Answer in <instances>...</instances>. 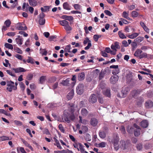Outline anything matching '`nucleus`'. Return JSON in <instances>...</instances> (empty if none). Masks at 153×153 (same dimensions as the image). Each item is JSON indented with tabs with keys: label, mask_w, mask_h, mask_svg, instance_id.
<instances>
[{
	"label": "nucleus",
	"mask_w": 153,
	"mask_h": 153,
	"mask_svg": "<svg viewBox=\"0 0 153 153\" xmlns=\"http://www.w3.org/2000/svg\"><path fill=\"white\" fill-rule=\"evenodd\" d=\"M119 36L120 38L122 39H126V36L125 34L120 31H119L118 33Z\"/></svg>",
	"instance_id": "35"
},
{
	"label": "nucleus",
	"mask_w": 153,
	"mask_h": 153,
	"mask_svg": "<svg viewBox=\"0 0 153 153\" xmlns=\"http://www.w3.org/2000/svg\"><path fill=\"white\" fill-rule=\"evenodd\" d=\"M16 42L17 44L19 45H21L23 43V39H18L16 38L15 39Z\"/></svg>",
	"instance_id": "29"
},
{
	"label": "nucleus",
	"mask_w": 153,
	"mask_h": 153,
	"mask_svg": "<svg viewBox=\"0 0 153 153\" xmlns=\"http://www.w3.org/2000/svg\"><path fill=\"white\" fill-rule=\"evenodd\" d=\"M21 140L23 143L25 145V146L29 148L32 151L33 150V148L32 147L27 143V142L25 141V140L23 139H21Z\"/></svg>",
	"instance_id": "16"
},
{
	"label": "nucleus",
	"mask_w": 153,
	"mask_h": 153,
	"mask_svg": "<svg viewBox=\"0 0 153 153\" xmlns=\"http://www.w3.org/2000/svg\"><path fill=\"white\" fill-rule=\"evenodd\" d=\"M11 23V21L9 19L6 20L4 22V24L6 25L7 27H8L10 26Z\"/></svg>",
	"instance_id": "41"
},
{
	"label": "nucleus",
	"mask_w": 153,
	"mask_h": 153,
	"mask_svg": "<svg viewBox=\"0 0 153 153\" xmlns=\"http://www.w3.org/2000/svg\"><path fill=\"white\" fill-rule=\"evenodd\" d=\"M15 57L19 60H22V56L20 54H17Z\"/></svg>",
	"instance_id": "57"
},
{
	"label": "nucleus",
	"mask_w": 153,
	"mask_h": 153,
	"mask_svg": "<svg viewBox=\"0 0 153 153\" xmlns=\"http://www.w3.org/2000/svg\"><path fill=\"white\" fill-rule=\"evenodd\" d=\"M61 84L64 86L67 85V79H66L65 80H62L61 82Z\"/></svg>",
	"instance_id": "63"
},
{
	"label": "nucleus",
	"mask_w": 153,
	"mask_h": 153,
	"mask_svg": "<svg viewBox=\"0 0 153 153\" xmlns=\"http://www.w3.org/2000/svg\"><path fill=\"white\" fill-rule=\"evenodd\" d=\"M122 15L123 17L126 19L129 16L128 12L127 13L126 11H124Z\"/></svg>",
	"instance_id": "45"
},
{
	"label": "nucleus",
	"mask_w": 153,
	"mask_h": 153,
	"mask_svg": "<svg viewBox=\"0 0 153 153\" xmlns=\"http://www.w3.org/2000/svg\"><path fill=\"white\" fill-rule=\"evenodd\" d=\"M148 125L147 121L146 120L142 121L140 123L141 126L144 128H146Z\"/></svg>",
	"instance_id": "21"
},
{
	"label": "nucleus",
	"mask_w": 153,
	"mask_h": 153,
	"mask_svg": "<svg viewBox=\"0 0 153 153\" xmlns=\"http://www.w3.org/2000/svg\"><path fill=\"white\" fill-rule=\"evenodd\" d=\"M120 130L122 132V133L124 134L126 133V131L125 129L123 126H121L120 128Z\"/></svg>",
	"instance_id": "55"
},
{
	"label": "nucleus",
	"mask_w": 153,
	"mask_h": 153,
	"mask_svg": "<svg viewBox=\"0 0 153 153\" xmlns=\"http://www.w3.org/2000/svg\"><path fill=\"white\" fill-rule=\"evenodd\" d=\"M59 129V130L62 132H64L65 130L64 128L62 126V124H59L58 126Z\"/></svg>",
	"instance_id": "49"
},
{
	"label": "nucleus",
	"mask_w": 153,
	"mask_h": 153,
	"mask_svg": "<svg viewBox=\"0 0 153 153\" xmlns=\"http://www.w3.org/2000/svg\"><path fill=\"white\" fill-rule=\"evenodd\" d=\"M85 75L84 72L79 74L78 76V79L79 81H82L85 79Z\"/></svg>",
	"instance_id": "19"
},
{
	"label": "nucleus",
	"mask_w": 153,
	"mask_h": 153,
	"mask_svg": "<svg viewBox=\"0 0 153 153\" xmlns=\"http://www.w3.org/2000/svg\"><path fill=\"white\" fill-rule=\"evenodd\" d=\"M33 59L30 57L28 56V59L27 60V61L28 63H30L31 64L34 63Z\"/></svg>",
	"instance_id": "44"
},
{
	"label": "nucleus",
	"mask_w": 153,
	"mask_h": 153,
	"mask_svg": "<svg viewBox=\"0 0 153 153\" xmlns=\"http://www.w3.org/2000/svg\"><path fill=\"white\" fill-rule=\"evenodd\" d=\"M139 15L138 12L135 11H133L131 13V16L133 18H135L137 17Z\"/></svg>",
	"instance_id": "30"
},
{
	"label": "nucleus",
	"mask_w": 153,
	"mask_h": 153,
	"mask_svg": "<svg viewBox=\"0 0 153 153\" xmlns=\"http://www.w3.org/2000/svg\"><path fill=\"white\" fill-rule=\"evenodd\" d=\"M142 145L141 144H137L136 146V148L138 150H140L142 149Z\"/></svg>",
	"instance_id": "61"
},
{
	"label": "nucleus",
	"mask_w": 153,
	"mask_h": 153,
	"mask_svg": "<svg viewBox=\"0 0 153 153\" xmlns=\"http://www.w3.org/2000/svg\"><path fill=\"white\" fill-rule=\"evenodd\" d=\"M118 77L117 76H112L110 78V80L111 83L115 84L118 81Z\"/></svg>",
	"instance_id": "9"
},
{
	"label": "nucleus",
	"mask_w": 153,
	"mask_h": 153,
	"mask_svg": "<svg viewBox=\"0 0 153 153\" xmlns=\"http://www.w3.org/2000/svg\"><path fill=\"white\" fill-rule=\"evenodd\" d=\"M4 46L6 48L12 50L13 49V45L8 43H5L4 44Z\"/></svg>",
	"instance_id": "34"
},
{
	"label": "nucleus",
	"mask_w": 153,
	"mask_h": 153,
	"mask_svg": "<svg viewBox=\"0 0 153 153\" xmlns=\"http://www.w3.org/2000/svg\"><path fill=\"white\" fill-rule=\"evenodd\" d=\"M46 78V76H42L39 78V83L43 84L45 82Z\"/></svg>",
	"instance_id": "26"
},
{
	"label": "nucleus",
	"mask_w": 153,
	"mask_h": 153,
	"mask_svg": "<svg viewBox=\"0 0 153 153\" xmlns=\"http://www.w3.org/2000/svg\"><path fill=\"white\" fill-rule=\"evenodd\" d=\"M79 146V151H80L81 153H82L84 151L85 149L84 148V146L82 145L81 143L78 144Z\"/></svg>",
	"instance_id": "37"
},
{
	"label": "nucleus",
	"mask_w": 153,
	"mask_h": 153,
	"mask_svg": "<svg viewBox=\"0 0 153 153\" xmlns=\"http://www.w3.org/2000/svg\"><path fill=\"white\" fill-rule=\"evenodd\" d=\"M13 70L15 71V72L16 73L21 72H25L26 71V70L24 68L21 67L13 68Z\"/></svg>",
	"instance_id": "10"
},
{
	"label": "nucleus",
	"mask_w": 153,
	"mask_h": 153,
	"mask_svg": "<svg viewBox=\"0 0 153 153\" xmlns=\"http://www.w3.org/2000/svg\"><path fill=\"white\" fill-rule=\"evenodd\" d=\"M100 71L98 69H96L94 70L93 71V75L94 77H95L97 76L98 75Z\"/></svg>",
	"instance_id": "33"
},
{
	"label": "nucleus",
	"mask_w": 153,
	"mask_h": 153,
	"mask_svg": "<svg viewBox=\"0 0 153 153\" xmlns=\"http://www.w3.org/2000/svg\"><path fill=\"white\" fill-rule=\"evenodd\" d=\"M73 88L71 87L70 89V91L69 92L68 95V100H70L72 99L74 96V90L72 89Z\"/></svg>",
	"instance_id": "12"
},
{
	"label": "nucleus",
	"mask_w": 153,
	"mask_h": 153,
	"mask_svg": "<svg viewBox=\"0 0 153 153\" xmlns=\"http://www.w3.org/2000/svg\"><path fill=\"white\" fill-rule=\"evenodd\" d=\"M153 102L150 100L147 101L145 103V106L146 108H149L152 107Z\"/></svg>",
	"instance_id": "18"
},
{
	"label": "nucleus",
	"mask_w": 153,
	"mask_h": 153,
	"mask_svg": "<svg viewBox=\"0 0 153 153\" xmlns=\"http://www.w3.org/2000/svg\"><path fill=\"white\" fill-rule=\"evenodd\" d=\"M59 22L61 25L64 26L65 29L67 30V21L66 20L59 21Z\"/></svg>",
	"instance_id": "13"
},
{
	"label": "nucleus",
	"mask_w": 153,
	"mask_h": 153,
	"mask_svg": "<svg viewBox=\"0 0 153 153\" xmlns=\"http://www.w3.org/2000/svg\"><path fill=\"white\" fill-rule=\"evenodd\" d=\"M28 2L30 6L34 7L37 5V1L36 0H28Z\"/></svg>",
	"instance_id": "24"
},
{
	"label": "nucleus",
	"mask_w": 153,
	"mask_h": 153,
	"mask_svg": "<svg viewBox=\"0 0 153 153\" xmlns=\"http://www.w3.org/2000/svg\"><path fill=\"white\" fill-rule=\"evenodd\" d=\"M139 34L136 33H133L131 35H128L127 36L129 38L131 39H133L137 37Z\"/></svg>",
	"instance_id": "20"
},
{
	"label": "nucleus",
	"mask_w": 153,
	"mask_h": 153,
	"mask_svg": "<svg viewBox=\"0 0 153 153\" xmlns=\"http://www.w3.org/2000/svg\"><path fill=\"white\" fill-rule=\"evenodd\" d=\"M106 143L104 142H102L97 145V146L103 148L105 146Z\"/></svg>",
	"instance_id": "32"
},
{
	"label": "nucleus",
	"mask_w": 153,
	"mask_h": 153,
	"mask_svg": "<svg viewBox=\"0 0 153 153\" xmlns=\"http://www.w3.org/2000/svg\"><path fill=\"white\" fill-rule=\"evenodd\" d=\"M106 71H102L100 72H99V79L101 80L102 79L106 74Z\"/></svg>",
	"instance_id": "22"
},
{
	"label": "nucleus",
	"mask_w": 153,
	"mask_h": 153,
	"mask_svg": "<svg viewBox=\"0 0 153 153\" xmlns=\"http://www.w3.org/2000/svg\"><path fill=\"white\" fill-rule=\"evenodd\" d=\"M147 57V54L145 53H143L141 54L139 58L140 59H142L143 58H146Z\"/></svg>",
	"instance_id": "48"
},
{
	"label": "nucleus",
	"mask_w": 153,
	"mask_h": 153,
	"mask_svg": "<svg viewBox=\"0 0 153 153\" xmlns=\"http://www.w3.org/2000/svg\"><path fill=\"white\" fill-rule=\"evenodd\" d=\"M90 123L92 126H95L98 123V121L95 118H92L90 121Z\"/></svg>",
	"instance_id": "15"
},
{
	"label": "nucleus",
	"mask_w": 153,
	"mask_h": 153,
	"mask_svg": "<svg viewBox=\"0 0 153 153\" xmlns=\"http://www.w3.org/2000/svg\"><path fill=\"white\" fill-rule=\"evenodd\" d=\"M119 72V70L118 68L114 69L112 71V73L114 75H116Z\"/></svg>",
	"instance_id": "43"
},
{
	"label": "nucleus",
	"mask_w": 153,
	"mask_h": 153,
	"mask_svg": "<svg viewBox=\"0 0 153 153\" xmlns=\"http://www.w3.org/2000/svg\"><path fill=\"white\" fill-rule=\"evenodd\" d=\"M6 72H7V73L9 74L10 75H11L12 76H15V74H13L12 72L10 70H7L6 71Z\"/></svg>",
	"instance_id": "54"
},
{
	"label": "nucleus",
	"mask_w": 153,
	"mask_h": 153,
	"mask_svg": "<svg viewBox=\"0 0 153 153\" xmlns=\"http://www.w3.org/2000/svg\"><path fill=\"white\" fill-rule=\"evenodd\" d=\"M68 107L69 108H70L69 110L70 111L71 113H73L74 111V107L73 104H71V105L69 104L68 105Z\"/></svg>",
	"instance_id": "39"
},
{
	"label": "nucleus",
	"mask_w": 153,
	"mask_h": 153,
	"mask_svg": "<svg viewBox=\"0 0 153 153\" xmlns=\"http://www.w3.org/2000/svg\"><path fill=\"white\" fill-rule=\"evenodd\" d=\"M20 26L19 27H17V28L18 30H25L27 29V27L26 26L23 27L22 26V24H19Z\"/></svg>",
	"instance_id": "25"
},
{
	"label": "nucleus",
	"mask_w": 153,
	"mask_h": 153,
	"mask_svg": "<svg viewBox=\"0 0 153 153\" xmlns=\"http://www.w3.org/2000/svg\"><path fill=\"white\" fill-rule=\"evenodd\" d=\"M69 137L71 140L73 141L74 143L76 142V140L75 139V138L72 135H69Z\"/></svg>",
	"instance_id": "60"
},
{
	"label": "nucleus",
	"mask_w": 153,
	"mask_h": 153,
	"mask_svg": "<svg viewBox=\"0 0 153 153\" xmlns=\"http://www.w3.org/2000/svg\"><path fill=\"white\" fill-rule=\"evenodd\" d=\"M4 61L6 62V63H4L3 62V64L5 67H7L8 64H9V65H10V63H9V61L8 60L5 59Z\"/></svg>",
	"instance_id": "56"
},
{
	"label": "nucleus",
	"mask_w": 153,
	"mask_h": 153,
	"mask_svg": "<svg viewBox=\"0 0 153 153\" xmlns=\"http://www.w3.org/2000/svg\"><path fill=\"white\" fill-rule=\"evenodd\" d=\"M11 139H10L9 137L5 136H2L1 137H0V142L10 140Z\"/></svg>",
	"instance_id": "28"
},
{
	"label": "nucleus",
	"mask_w": 153,
	"mask_h": 153,
	"mask_svg": "<svg viewBox=\"0 0 153 153\" xmlns=\"http://www.w3.org/2000/svg\"><path fill=\"white\" fill-rule=\"evenodd\" d=\"M103 94L108 97H110L111 96L110 91L109 89H107L103 91Z\"/></svg>",
	"instance_id": "27"
},
{
	"label": "nucleus",
	"mask_w": 153,
	"mask_h": 153,
	"mask_svg": "<svg viewBox=\"0 0 153 153\" xmlns=\"http://www.w3.org/2000/svg\"><path fill=\"white\" fill-rule=\"evenodd\" d=\"M115 47L116 49H119L120 48V46L119 45V43L117 42H116L114 43V44Z\"/></svg>",
	"instance_id": "62"
},
{
	"label": "nucleus",
	"mask_w": 153,
	"mask_h": 153,
	"mask_svg": "<svg viewBox=\"0 0 153 153\" xmlns=\"http://www.w3.org/2000/svg\"><path fill=\"white\" fill-rule=\"evenodd\" d=\"M89 101L91 103H95L97 101V98L96 95L94 94H92L89 97Z\"/></svg>",
	"instance_id": "8"
},
{
	"label": "nucleus",
	"mask_w": 153,
	"mask_h": 153,
	"mask_svg": "<svg viewBox=\"0 0 153 153\" xmlns=\"http://www.w3.org/2000/svg\"><path fill=\"white\" fill-rule=\"evenodd\" d=\"M104 13L107 15L111 16L112 15V14L108 10H105L104 11Z\"/></svg>",
	"instance_id": "59"
},
{
	"label": "nucleus",
	"mask_w": 153,
	"mask_h": 153,
	"mask_svg": "<svg viewBox=\"0 0 153 153\" xmlns=\"http://www.w3.org/2000/svg\"><path fill=\"white\" fill-rule=\"evenodd\" d=\"M134 127L135 128L134 133L135 136H138L140 134V127L136 124H134Z\"/></svg>",
	"instance_id": "6"
},
{
	"label": "nucleus",
	"mask_w": 153,
	"mask_h": 153,
	"mask_svg": "<svg viewBox=\"0 0 153 153\" xmlns=\"http://www.w3.org/2000/svg\"><path fill=\"white\" fill-rule=\"evenodd\" d=\"M129 91V88L128 87H124L123 88L121 91V95H120L119 94H117V97H125Z\"/></svg>",
	"instance_id": "2"
},
{
	"label": "nucleus",
	"mask_w": 153,
	"mask_h": 153,
	"mask_svg": "<svg viewBox=\"0 0 153 153\" xmlns=\"http://www.w3.org/2000/svg\"><path fill=\"white\" fill-rule=\"evenodd\" d=\"M76 76L75 75H73L71 81L69 82L68 81V86L70 85V87L73 88L74 85L76 83Z\"/></svg>",
	"instance_id": "5"
},
{
	"label": "nucleus",
	"mask_w": 153,
	"mask_h": 153,
	"mask_svg": "<svg viewBox=\"0 0 153 153\" xmlns=\"http://www.w3.org/2000/svg\"><path fill=\"white\" fill-rule=\"evenodd\" d=\"M119 140V137L116 134L114 137L113 139L111 141V142L115 146L118 143Z\"/></svg>",
	"instance_id": "11"
},
{
	"label": "nucleus",
	"mask_w": 153,
	"mask_h": 153,
	"mask_svg": "<svg viewBox=\"0 0 153 153\" xmlns=\"http://www.w3.org/2000/svg\"><path fill=\"white\" fill-rule=\"evenodd\" d=\"M39 53L41 54L42 56H46L48 53V51L46 49H42L40 48L39 50Z\"/></svg>",
	"instance_id": "17"
},
{
	"label": "nucleus",
	"mask_w": 153,
	"mask_h": 153,
	"mask_svg": "<svg viewBox=\"0 0 153 153\" xmlns=\"http://www.w3.org/2000/svg\"><path fill=\"white\" fill-rule=\"evenodd\" d=\"M45 19L44 18H39V23L40 25H44L45 23Z\"/></svg>",
	"instance_id": "36"
},
{
	"label": "nucleus",
	"mask_w": 153,
	"mask_h": 153,
	"mask_svg": "<svg viewBox=\"0 0 153 153\" xmlns=\"http://www.w3.org/2000/svg\"><path fill=\"white\" fill-rule=\"evenodd\" d=\"M79 143H77V141L74 143L73 144V146L74 148H76L78 151H79V146L78 144Z\"/></svg>",
	"instance_id": "46"
},
{
	"label": "nucleus",
	"mask_w": 153,
	"mask_h": 153,
	"mask_svg": "<svg viewBox=\"0 0 153 153\" xmlns=\"http://www.w3.org/2000/svg\"><path fill=\"white\" fill-rule=\"evenodd\" d=\"M142 51L140 49H137L135 53L134 54L135 56H137L139 58L140 56Z\"/></svg>",
	"instance_id": "23"
},
{
	"label": "nucleus",
	"mask_w": 153,
	"mask_h": 153,
	"mask_svg": "<svg viewBox=\"0 0 153 153\" xmlns=\"http://www.w3.org/2000/svg\"><path fill=\"white\" fill-rule=\"evenodd\" d=\"M14 50L18 53L21 54L22 53V50L18 47L14 48Z\"/></svg>",
	"instance_id": "42"
},
{
	"label": "nucleus",
	"mask_w": 153,
	"mask_h": 153,
	"mask_svg": "<svg viewBox=\"0 0 153 153\" xmlns=\"http://www.w3.org/2000/svg\"><path fill=\"white\" fill-rule=\"evenodd\" d=\"M81 113L83 116H86L88 114V111L86 109L83 108L81 110Z\"/></svg>",
	"instance_id": "40"
},
{
	"label": "nucleus",
	"mask_w": 153,
	"mask_h": 153,
	"mask_svg": "<svg viewBox=\"0 0 153 153\" xmlns=\"http://www.w3.org/2000/svg\"><path fill=\"white\" fill-rule=\"evenodd\" d=\"M79 122L80 123H81L83 124H86L87 123H88V121L84 119L83 120H82V117L81 116H79Z\"/></svg>",
	"instance_id": "38"
},
{
	"label": "nucleus",
	"mask_w": 153,
	"mask_h": 153,
	"mask_svg": "<svg viewBox=\"0 0 153 153\" xmlns=\"http://www.w3.org/2000/svg\"><path fill=\"white\" fill-rule=\"evenodd\" d=\"M7 86L6 89L9 92H11L13 90H16L17 88L15 87V83L14 82L10 80L6 81Z\"/></svg>",
	"instance_id": "1"
},
{
	"label": "nucleus",
	"mask_w": 153,
	"mask_h": 153,
	"mask_svg": "<svg viewBox=\"0 0 153 153\" xmlns=\"http://www.w3.org/2000/svg\"><path fill=\"white\" fill-rule=\"evenodd\" d=\"M74 7L76 10H78L80 9L81 6L80 5L78 4H75L74 5Z\"/></svg>",
	"instance_id": "50"
},
{
	"label": "nucleus",
	"mask_w": 153,
	"mask_h": 153,
	"mask_svg": "<svg viewBox=\"0 0 153 153\" xmlns=\"http://www.w3.org/2000/svg\"><path fill=\"white\" fill-rule=\"evenodd\" d=\"M135 128L134 127V125L133 126H128L127 128V131L129 134H132Z\"/></svg>",
	"instance_id": "14"
},
{
	"label": "nucleus",
	"mask_w": 153,
	"mask_h": 153,
	"mask_svg": "<svg viewBox=\"0 0 153 153\" xmlns=\"http://www.w3.org/2000/svg\"><path fill=\"white\" fill-rule=\"evenodd\" d=\"M122 44L125 47H127L128 45V44L126 40H123L122 42Z\"/></svg>",
	"instance_id": "58"
},
{
	"label": "nucleus",
	"mask_w": 153,
	"mask_h": 153,
	"mask_svg": "<svg viewBox=\"0 0 153 153\" xmlns=\"http://www.w3.org/2000/svg\"><path fill=\"white\" fill-rule=\"evenodd\" d=\"M54 139L56 143L55 144V145H56L57 147L59 149H62V148L61 146L60 145L59 141L57 140L55 138H54Z\"/></svg>",
	"instance_id": "31"
},
{
	"label": "nucleus",
	"mask_w": 153,
	"mask_h": 153,
	"mask_svg": "<svg viewBox=\"0 0 153 153\" xmlns=\"http://www.w3.org/2000/svg\"><path fill=\"white\" fill-rule=\"evenodd\" d=\"M33 76V75L32 74H28L27 77V79L28 80H30L32 79Z\"/></svg>",
	"instance_id": "51"
},
{
	"label": "nucleus",
	"mask_w": 153,
	"mask_h": 153,
	"mask_svg": "<svg viewBox=\"0 0 153 153\" xmlns=\"http://www.w3.org/2000/svg\"><path fill=\"white\" fill-rule=\"evenodd\" d=\"M63 116L65 121L67 122V112L66 110H65L64 111Z\"/></svg>",
	"instance_id": "52"
},
{
	"label": "nucleus",
	"mask_w": 153,
	"mask_h": 153,
	"mask_svg": "<svg viewBox=\"0 0 153 153\" xmlns=\"http://www.w3.org/2000/svg\"><path fill=\"white\" fill-rule=\"evenodd\" d=\"M14 122L17 126H20L22 125V122L16 120L14 121Z\"/></svg>",
	"instance_id": "53"
},
{
	"label": "nucleus",
	"mask_w": 153,
	"mask_h": 153,
	"mask_svg": "<svg viewBox=\"0 0 153 153\" xmlns=\"http://www.w3.org/2000/svg\"><path fill=\"white\" fill-rule=\"evenodd\" d=\"M108 131V128L106 127L104 128L103 130L100 131L99 132V135L102 138H105L106 137V134Z\"/></svg>",
	"instance_id": "3"
},
{
	"label": "nucleus",
	"mask_w": 153,
	"mask_h": 153,
	"mask_svg": "<svg viewBox=\"0 0 153 153\" xmlns=\"http://www.w3.org/2000/svg\"><path fill=\"white\" fill-rule=\"evenodd\" d=\"M84 85L82 84H79L76 88V92L79 94H82L83 92Z\"/></svg>",
	"instance_id": "4"
},
{
	"label": "nucleus",
	"mask_w": 153,
	"mask_h": 153,
	"mask_svg": "<svg viewBox=\"0 0 153 153\" xmlns=\"http://www.w3.org/2000/svg\"><path fill=\"white\" fill-rule=\"evenodd\" d=\"M56 36H50L49 38V40L50 41H51L53 40V39L56 38Z\"/></svg>",
	"instance_id": "64"
},
{
	"label": "nucleus",
	"mask_w": 153,
	"mask_h": 153,
	"mask_svg": "<svg viewBox=\"0 0 153 153\" xmlns=\"http://www.w3.org/2000/svg\"><path fill=\"white\" fill-rule=\"evenodd\" d=\"M143 37H138L135 40L136 41L138 42H142L143 40Z\"/></svg>",
	"instance_id": "47"
},
{
	"label": "nucleus",
	"mask_w": 153,
	"mask_h": 153,
	"mask_svg": "<svg viewBox=\"0 0 153 153\" xmlns=\"http://www.w3.org/2000/svg\"><path fill=\"white\" fill-rule=\"evenodd\" d=\"M88 42V45L85 48V50L88 49L91 46V41L89 40V39L87 37L85 39V40L84 41L83 43L84 45H85Z\"/></svg>",
	"instance_id": "7"
}]
</instances>
